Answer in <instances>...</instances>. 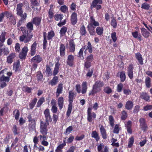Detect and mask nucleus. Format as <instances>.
<instances>
[{"mask_svg":"<svg viewBox=\"0 0 152 152\" xmlns=\"http://www.w3.org/2000/svg\"><path fill=\"white\" fill-rule=\"evenodd\" d=\"M127 117V114L125 110H123L121 113V119L123 120H125Z\"/></svg>","mask_w":152,"mask_h":152,"instance_id":"09e8293b","label":"nucleus"},{"mask_svg":"<svg viewBox=\"0 0 152 152\" xmlns=\"http://www.w3.org/2000/svg\"><path fill=\"white\" fill-rule=\"evenodd\" d=\"M74 94L72 91L69 92V104L68 105V110L66 112V115L67 117L70 116L72 108V103L73 102Z\"/></svg>","mask_w":152,"mask_h":152,"instance_id":"f257e3e1","label":"nucleus"},{"mask_svg":"<svg viewBox=\"0 0 152 152\" xmlns=\"http://www.w3.org/2000/svg\"><path fill=\"white\" fill-rule=\"evenodd\" d=\"M85 47V50H88V51L90 53H91L92 52V48L91 45V43L89 42H88V43L87 46L86 47L84 46Z\"/></svg>","mask_w":152,"mask_h":152,"instance_id":"37998d69","label":"nucleus"},{"mask_svg":"<svg viewBox=\"0 0 152 152\" xmlns=\"http://www.w3.org/2000/svg\"><path fill=\"white\" fill-rule=\"evenodd\" d=\"M65 47L63 44H61L60 48V55L61 56H64L65 54Z\"/></svg>","mask_w":152,"mask_h":152,"instance_id":"a878e982","label":"nucleus"},{"mask_svg":"<svg viewBox=\"0 0 152 152\" xmlns=\"http://www.w3.org/2000/svg\"><path fill=\"white\" fill-rule=\"evenodd\" d=\"M91 137L94 138L96 141L98 142L99 139V137L98 133L96 131H93L91 134Z\"/></svg>","mask_w":152,"mask_h":152,"instance_id":"c756f323","label":"nucleus"},{"mask_svg":"<svg viewBox=\"0 0 152 152\" xmlns=\"http://www.w3.org/2000/svg\"><path fill=\"white\" fill-rule=\"evenodd\" d=\"M67 28L66 27H63L62 28L60 31V34L61 36H64L66 33Z\"/></svg>","mask_w":152,"mask_h":152,"instance_id":"a19ab883","label":"nucleus"},{"mask_svg":"<svg viewBox=\"0 0 152 152\" xmlns=\"http://www.w3.org/2000/svg\"><path fill=\"white\" fill-rule=\"evenodd\" d=\"M42 60V58L39 55L34 57L31 60V62L39 63Z\"/></svg>","mask_w":152,"mask_h":152,"instance_id":"f3484780","label":"nucleus"},{"mask_svg":"<svg viewBox=\"0 0 152 152\" xmlns=\"http://www.w3.org/2000/svg\"><path fill=\"white\" fill-rule=\"evenodd\" d=\"M14 114L15 115V118L16 120H18L19 117L20 113L18 110H15L13 112Z\"/></svg>","mask_w":152,"mask_h":152,"instance_id":"5fc2aeb1","label":"nucleus"},{"mask_svg":"<svg viewBox=\"0 0 152 152\" xmlns=\"http://www.w3.org/2000/svg\"><path fill=\"white\" fill-rule=\"evenodd\" d=\"M85 47H83L81 48L79 52V57L81 59H84V57L83 56V52H85L86 51L85 50Z\"/></svg>","mask_w":152,"mask_h":152,"instance_id":"f704fd0d","label":"nucleus"},{"mask_svg":"<svg viewBox=\"0 0 152 152\" xmlns=\"http://www.w3.org/2000/svg\"><path fill=\"white\" fill-rule=\"evenodd\" d=\"M63 15H60L59 14H57L55 15V19L57 21L61 20L63 18Z\"/></svg>","mask_w":152,"mask_h":152,"instance_id":"8fccbe9b","label":"nucleus"},{"mask_svg":"<svg viewBox=\"0 0 152 152\" xmlns=\"http://www.w3.org/2000/svg\"><path fill=\"white\" fill-rule=\"evenodd\" d=\"M35 128V121H33L32 122H29V129L30 131L34 130Z\"/></svg>","mask_w":152,"mask_h":152,"instance_id":"72a5a7b5","label":"nucleus"},{"mask_svg":"<svg viewBox=\"0 0 152 152\" xmlns=\"http://www.w3.org/2000/svg\"><path fill=\"white\" fill-rule=\"evenodd\" d=\"M104 91L105 93L107 94H110L112 91L111 89L109 87H104Z\"/></svg>","mask_w":152,"mask_h":152,"instance_id":"4d7b16f0","label":"nucleus"},{"mask_svg":"<svg viewBox=\"0 0 152 152\" xmlns=\"http://www.w3.org/2000/svg\"><path fill=\"white\" fill-rule=\"evenodd\" d=\"M75 45L73 40H71L69 41V44L67 48L70 52L73 53L75 50Z\"/></svg>","mask_w":152,"mask_h":152,"instance_id":"1a4fd4ad","label":"nucleus"},{"mask_svg":"<svg viewBox=\"0 0 152 152\" xmlns=\"http://www.w3.org/2000/svg\"><path fill=\"white\" fill-rule=\"evenodd\" d=\"M37 80L41 81L43 77V76L42 73L40 72H38L37 75Z\"/></svg>","mask_w":152,"mask_h":152,"instance_id":"69168bd1","label":"nucleus"},{"mask_svg":"<svg viewBox=\"0 0 152 152\" xmlns=\"http://www.w3.org/2000/svg\"><path fill=\"white\" fill-rule=\"evenodd\" d=\"M150 7V6L148 4L146 3H144L142 5L141 8L143 9L148 10Z\"/></svg>","mask_w":152,"mask_h":152,"instance_id":"13d9d810","label":"nucleus"},{"mask_svg":"<svg viewBox=\"0 0 152 152\" xmlns=\"http://www.w3.org/2000/svg\"><path fill=\"white\" fill-rule=\"evenodd\" d=\"M55 36V33L53 31H51L48 33L47 39L48 40H50L52 39Z\"/></svg>","mask_w":152,"mask_h":152,"instance_id":"4c0bfd02","label":"nucleus"},{"mask_svg":"<svg viewBox=\"0 0 152 152\" xmlns=\"http://www.w3.org/2000/svg\"><path fill=\"white\" fill-rule=\"evenodd\" d=\"M10 77H6L4 76L3 72L2 71L0 72V83L2 82L5 83L9 81Z\"/></svg>","mask_w":152,"mask_h":152,"instance_id":"ddd939ff","label":"nucleus"},{"mask_svg":"<svg viewBox=\"0 0 152 152\" xmlns=\"http://www.w3.org/2000/svg\"><path fill=\"white\" fill-rule=\"evenodd\" d=\"M58 104L59 109L61 110L64 106V98L63 97H60L58 99Z\"/></svg>","mask_w":152,"mask_h":152,"instance_id":"412c9836","label":"nucleus"},{"mask_svg":"<svg viewBox=\"0 0 152 152\" xmlns=\"http://www.w3.org/2000/svg\"><path fill=\"white\" fill-rule=\"evenodd\" d=\"M31 4L35 6H39V3L37 0H31Z\"/></svg>","mask_w":152,"mask_h":152,"instance_id":"0e129e2a","label":"nucleus"},{"mask_svg":"<svg viewBox=\"0 0 152 152\" xmlns=\"http://www.w3.org/2000/svg\"><path fill=\"white\" fill-rule=\"evenodd\" d=\"M48 122H44L41 121L40 124V132L42 135H46L47 134V126L48 125Z\"/></svg>","mask_w":152,"mask_h":152,"instance_id":"20e7f679","label":"nucleus"},{"mask_svg":"<svg viewBox=\"0 0 152 152\" xmlns=\"http://www.w3.org/2000/svg\"><path fill=\"white\" fill-rule=\"evenodd\" d=\"M41 18L39 17H36L33 19L32 22L36 26H39L40 23Z\"/></svg>","mask_w":152,"mask_h":152,"instance_id":"2f4dec72","label":"nucleus"},{"mask_svg":"<svg viewBox=\"0 0 152 152\" xmlns=\"http://www.w3.org/2000/svg\"><path fill=\"white\" fill-rule=\"evenodd\" d=\"M37 101V99L36 98L33 99L31 102L29 104V106L30 109H32L34 107Z\"/></svg>","mask_w":152,"mask_h":152,"instance_id":"79ce46f5","label":"nucleus"},{"mask_svg":"<svg viewBox=\"0 0 152 152\" xmlns=\"http://www.w3.org/2000/svg\"><path fill=\"white\" fill-rule=\"evenodd\" d=\"M124 93L126 95H128L130 94L131 91L130 89L128 88H124L123 89Z\"/></svg>","mask_w":152,"mask_h":152,"instance_id":"e2e57ef3","label":"nucleus"},{"mask_svg":"<svg viewBox=\"0 0 152 152\" xmlns=\"http://www.w3.org/2000/svg\"><path fill=\"white\" fill-rule=\"evenodd\" d=\"M135 57L139 63L141 65L143 64V61L142 55L140 53H137L136 54Z\"/></svg>","mask_w":152,"mask_h":152,"instance_id":"bb28decb","label":"nucleus"},{"mask_svg":"<svg viewBox=\"0 0 152 152\" xmlns=\"http://www.w3.org/2000/svg\"><path fill=\"white\" fill-rule=\"evenodd\" d=\"M111 23V25L113 26L114 28H116L117 26V23L116 20L114 18H112Z\"/></svg>","mask_w":152,"mask_h":152,"instance_id":"de8ad7c7","label":"nucleus"},{"mask_svg":"<svg viewBox=\"0 0 152 152\" xmlns=\"http://www.w3.org/2000/svg\"><path fill=\"white\" fill-rule=\"evenodd\" d=\"M100 130L101 133L102 137L104 139H105L107 138V134L106 133V131L102 126H101L100 128Z\"/></svg>","mask_w":152,"mask_h":152,"instance_id":"cd10ccee","label":"nucleus"},{"mask_svg":"<svg viewBox=\"0 0 152 152\" xmlns=\"http://www.w3.org/2000/svg\"><path fill=\"white\" fill-rule=\"evenodd\" d=\"M80 33L83 35H84L86 34V28L84 26H82L80 28Z\"/></svg>","mask_w":152,"mask_h":152,"instance_id":"680f3d73","label":"nucleus"},{"mask_svg":"<svg viewBox=\"0 0 152 152\" xmlns=\"http://www.w3.org/2000/svg\"><path fill=\"white\" fill-rule=\"evenodd\" d=\"M129 141L128 142V146L129 148H131L132 145L134 142V138L133 137H132L129 138Z\"/></svg>","mask_w":152,"mask_h":152,"instance_id":"864d4df0","label":"nucleus"},{"mask_svg":"<svg viewBox=\"0 0 152 152\" xmlns=\"http://www.w3.org/2000/svg\"><path fill=\"white\" fill-rule=\"evenodd\" d=\"M99 25V23L98 22L96 21L94 18L93 16L90 17V23L88 26L90 27H96L98 26Z\"/></svg>","mask_w":152,"mask_h":152,"instance_id":"9b49d317","label":"nucleus"},{"mask_svg":"<svg viewBox=\"0 0 152 152\" xmlns=\"http://www.w3.org/2000/svg\"><path fill=\"white\" fill-rule=\"evenodd\" d=\"M109 120L110 125L113 127L114 125V119L113 117L110 115L109 116Z\"/></svg>","mask_w":152,"mask_h":152,"instance_id":"603ef678","label":"nucleus"},{"mask_svg":"<svg viewBox=\"0 0 152 152\" xmlns=\"http://www.w3.org/2000/svg\"><path fill=\"white\" fill-rule=\"evenodd\" d=\"M120 78L121 81L123 82L126 79L125 73L124 72H122L120 74Z\"/></svg>","mask_w":152,"mask_h":152,"instance_id":"3c124183","label":"nucleus"},{"mask_svg":"<svg viewBox=\"0 0 152 152\" xmlns=\"http://www.w3.org/2000/svg\"><path fill=\"white\" fill-rule=\"evenodd\" d=\"M74 59V57L72 55H69L68 56L66 63L67 65L71 66L73 65V63Z\"/></svg>","mask_w":152,"mask_h":152,"instance_id":"dca6fc26","label":"nucleus"},{"mask_svg":"<svg viewBox=\"0 0 152 152\" xmlns=\"http://www.w3.org/2000/svg\"><path fill=\"white\" fill-rule=\"evenodd\" d=\"M140 97L146 101H150V96L145 92H142L141 93Z\"/></svg>","mask_w":152,"mask_h":152,"instance_id":"a211bd4d","label":"nucleus"},{"mask_svg":"<svg viewBox=\"0 0 152 152\" xmlns=\"http://www.w3.org/2000/svg\"><path fill=\"white\" fill-rule=\"evenodd\" d=\"M133 68L132 64H130L128 68V75L130 79H132L133 77Z\"/></svg>","mask_w":152,"mask_h":152,"instance_id":"2eb2a0df","label":"nucleus"},{"mask_svg":"<svg viewBox=\"0 0 152 152\" xmlns=\"http://www.w3.org/2000/svg\"><path fill=\"white\" fill-rule=\"evenodd\" d=\"M97 149L99 152H107L108 151L107 146H104L103 143H101L98 146Z\"/></svg>","mask_w":152,"mask_h":152,"instance_id":"f8f14e48","label":"nucleus"},{"mask_svg":"<svg viewBox=\"0 0 152 152\" xmlns=\"http://www.w3.org/2000/svg\"><path fill=\"white\" fill-rule=\"evenodd\" d=\"M91 109L88 108L87 111V120L90 122H91L96 117V115L94 112L91 113Z\"/></svg>","mask_w":152,"mask_h":152,"instance_id":"423d86ee","label":"nucleus"},{"mask_svg":"<svg viewBox=\"0 0 152 152\" xmlns=\"http://www.w3.org/2000/svg\"><path fill=\"white\" fill-rule=\"evenodd\" d=\"M132 35L134 38L137 39L140 41H141L142 40V36L140 34H138L137 31H135L132 32Z\"/></svg>","mask_w":152,"mask_h":152,"instance_id":"b1692460","label":"nucleus"},{"mask_svg":"<svg viewBox=\"0 0 152 152\" xmlns=\"http://www.w3.org/2000/svg\"><path fill=\"white\" fill-rule=\"evenodd\" d=\"M151 79L149 77H147L145 79V84L147 87L149 88L151 86Z\"/></svg>","mask_w":152,"mask_h":152,"instance_id":"ea45409f","label":"nucleus"},{"mask_svg":"<svg viewBox=\"0 0 152 152\" xmlns=\"http://www.w3.org/2000/svg\"><path fill=\"white\" fill-rule=\"evenodd\" d=\"M20 62L18 60L16 62H15L13 64V70L16 72L18 71L20 69Z\"/></svg>","mask_w":152,"mask_h":152,"instance_id":"5701e85b","label":"nucleus"},{"mask_svg":"<svg viewBox=\"0 0 152 152\" xmlns=\"http://www.w3.org/2000/svg\"><path fill=\"white\" fill-rule=\"evenodd\" d=\"M33 36L32 34H29L27 36H21L20 37L19 40L21 42H23L25 43H27L31 40Z\"/></svg>","mask_w":152,"mask_h":152,"instance_id":"39448f33","label":"nucleus"},{"mask_svg":"<svg viewBox=\"0 0 152 152\" xmlns=\"http://www.w3.org/2000/svg\"><path fill=\"white\" fill-rule=\"evenodd\" d=\"M63 85L61 83L59 84L57 87V92L59 93H62L63 91Z\"/></svg>","mask_w":152,"mask_h":152,"instance_id":"49530a36","label":"nucleus"},{"mask_svg":"<svg viewBox=\"0 0 152 152\" xmlns=\"http://www.w3.org/2000/svg\"><path fill=\"white\" fill-rule=\"evenodd\" d=\"M133 106V103L132 101L129 100L126 102L125 104V107L127 110H131Z\"/></svg>","mask_w":152,"mask_h":152,"instance_id":"393cba45","label":"nucleus"},{"mask_svg":"<svg viewBox=\"0 0 152 152\" xmlns=\"http://www.w3.org/2000/svg\"><path fill=\"white\" fill-rule=\"evenodd\" d=\"M21 30L22 31L23 35L22 36H27L28 35V30L25 27H21L20 28Z\"/></svg>","mask_w":152,"mask_h":152,"instance_id":"c03bdc74","label":"nucleus"},{"mask_svg":"<svg viewBox=\"0 0 152 152\" xmlns=\"http://www.w3.org/2000/svg\"><path fill=\"white\" fill-rule=\"evenodd\" d=\"M15 54L12 53L10 54L7 58V62L9 63H11L13 61V60L15 57Z\"/></svg>","mask_w":152,"mask_h":152,"instance_id":"c85d7f7f","label":"nucleus"},{"mask_svg":"<svg viewBox=\"0 0 152 152\" xmlns=\"http://www.w3.org/2000/svg\"><path fill=\"white\" fill-rule=\"evenodd\" d=\"M28 50V49L27 47H24L22 49V52L19 54V58L20 59L24 58L27 55Z\"/></svg>","mask_w":152,"mask_h":152,"instance_id":"4468645a","label":"nucleus"},{"mask_svg":"<svg viewBox=\"0 0 152 152\" xmlns=\"http://www.w3.org/2000/svg\"><path fill=\"white\" fill-rule=\"evenodd\" d=\"M104 83L102 81H96L94 85L93 86V89L89 95H94V94L99 92L101 90V88L103 86Z\"/></svg>","mask_w":152,"mask_h":152,"instance_id":"f03ea898","label":"nucleus"},{"mask_svg":"<svg viewBox=\"0 0 152 152\" xmlns=\"http://www.w3.org/2000/svg\"><path fill=\"white\" fill-rule=\"evenodd\" d=\"M102 2V0H94L91 4V7L93 8L96 7V9H99L101 8V6L98 4H101Z\"/></svg>","mask_w":152,"mask_h":152,"instance_id":"6e6552de","label":"nucleus"},{"mask_svg":"<svg viewBox=\"0 0 152 152\" xmlns=\"http://www.w3.org/2000/svg\"><path fill=\"white\" fill-rule=\"evenodd\" d=\"M45 100L44 98H40L38 101L37 106V107H40L41 105L44 102Z\"/></svg>","mask_w":152,"mask_h":152,"instance_id":"bf43d9fd","label":"nucleus"},{"mask_svg":"<svg viewBox=\"0 0 152 152\" xmlns=\"http://www.w3.org/2000/svg\"><path fill=\"white\" fill-rule=\"evenodd\" d=\"M58 81V78L57 76L54 77L51 80L50 84L52 86L56 85Z\"/></svg>","mask_w":152,"mask_h":152,"instance_id":"e433bc0d","label":"nucleus"},{"mask_svg":"<svg viewBox=\"0 0 152 152\" xmlns=\"http://www.w3.org/2000/svg\"><path fill=\"white\" fill-rule=\"evenodd\" d=\"M37 43L36 42H34L31 45V55L33 56L35 54L36 52V48Z\"/></svg>","mask_w":152,"mask_h":152,"instance_id":"4be33fe9","label":"nucleus"},{"mask_svg":"<svg viewBox=\"0 0 152 152\" xmlns=\"http://www.w3.org/2000/svg\"><path fill=\"white\" fill-rule=\"evenodd\" d=\"M119 130L120 127L119 125L118 124H116L114 129L113 132L114 133L118 134L119 133Z\"/></svg>","mask_w":152,"mask_h":152,"instance_id":"052dcab7","label":"nucleus"},{"mask_svg":"<svg viewBox=\"0 0 152 152\" xmlns=\"http://www.w3.org/2000/svg\"><path fill=\"white\" fill-rule=\"evenodd\" d=\"M123 87V85L122 83L118 84L117 86V90L118 92H121Z\"/></svg>","mask_w":152,"mask_h":152,"instance_id":"774afa93","label":"nucleus"},{"mask_svg":"<svg viewBox=\"0 0 152 152\" xmlns=\"http://www.w3.org/2000/svg\"><path fill=\"white\" fill-rule=\"evenodd\" d=\"M71 22L72 24H76L77 21V14L75 12H73L71 16Z\"/></svg>","mask_w":152,"mask_h":152,"instance_id":"6ab92c4d","label":"nucleus"},{"mask_svg":"<svg viewBox=\"0 0 152 152\" xmlns=\"http://www.w3.org/2000/svg\"><path fill=\"white\" fill-rule=\"evenodd\" d=\"M103 28L102 27H98L96 29V32L97 34L101 35L103 34Z\"/></svg>","mask_w":152,"mask_h":152,"instance_id":"c9c22d12","label":"nucleus"},{"mask_svg":"<svg viewBox=\"0 0 152 152\" xmlns=\"http://www.w3.org/2000/svg\"><path fill=\"white\" fill-rule=\"evenodd\" d=\"M111 37L113 41L114 42H115L117 40L116 33L115 32L112 33L111 34Z\"/></svg>","mask_w":152,"mask_h":152,"instance_id":"6e6d98bb","label":"nucleus"},{"mask_svg":"<svg viewBox=\"0 0 152 152\" xmlns=\"http://www.w3.org/2000/svg\"><path fill=\"white\" fill-rule=\"evenodd\" d=\"M4 13V15H5L7 18H9L10 21L12 24L15 25L16 24V22L15 19L11 13L6 11Z\"/></svg>","mask_w":152,"mask_h":152,"instance_id":"0eeeda50","label":"nucleus"},{"mask_svg":"<svg viewBox=\"0 0 152 152\" xmlns=\"http://www.w3.org/2000/svg\"><path fill=\"white\" fill-rule=\"evenodd\" d=\"M142 35L145 38H147L150 35V32L144 28L140 29Z\"/></svg>","mask_w":152,"mask_h":152,"instance_id":"aec40b11","label":"nucleus"},{"mask_svg":"<svg viewBox=\"0 0 152 152\" xmlns=\"http://www.w3.org/2000/svg\"><path fill=\"white\" fill-rule=\"evenodd\" d=\"M88 28L90 35H94L95 33L94 30L95 27H90L88 26Z\"/></svg>","mask_w":152,"mask_h":152,"instance_id":"a18cd8bd","label":"nucleus"},{"mask_svg":"<svg viewBox=\"0 0 152 152\" xmlns=\"http://www.w3.org/2000/svg\"><path fill=\"white\" fill-rule=\"evenodd\" d=\"M44 113L46 121V122L51 121L52 118L50 115L49 110L48 109H45L44 111Z\"/></svg>","mask_w":152,"mask_h":152,"instance_id":"9d476101","label":"nucleus"},{"mask_svg":"<svg viewBox=\"0 0 152 152\" xmlns=\"http://www.w3.org/2000/svg\"><path fill=\"white\" fill-rule=\"evenodd\" d=\"M87 89V83L86 82H83L82 84V93L83 94L86 93Z\"/></svg>","mask_w":152,"mask_h":152,"instance_id":"7c9ffc66","label":"nucleus"},{"mask_svg":"<svg viewBox=\"0 0 152 152\" xmlns=\"http://www.w3.org/2000/svg\"><path fill=\"white\" fill-rule=\"evenodd\" d=\"M6 33L3 31L2 32L1 35H0V41L2 42H4L5 41V35Z\"/></svg>","mask_w":152,"mask_h":152,"instance_id":"58836bf2","label":"nucleus"},{"mask_svg":"<svg viewBox=\"0 0 152 152\" xmlns=\"http://www.w3.org/2000/svg\"><path fill=\"white\" fill-rule=\"evenodd\" d=\"M44 40L43 41V48L45 49L46 48L47 44V34L46 32H44L43 33Z\"/></svg>","mask_w":152,"mask_h":152,"instance_id":"473e14b6","label":"nucleus"},{"mask_svg":"<svg viewBox=\"0 0 152 152\" xmlns=\"http://www.w3.org/2000/svg\"><path fill=\"white\" fill-rule=\"evenodd\" d=\"M143 110L145 111H147L149 110H152V105H147L144 107Z\"/></svg>","mask_w":152,"mask_h":152,"instance_id":"338daca9","label":"nucleus"},{"mask_svg":"<svg viewBox=\"0 0 152 152\" xmlns=\"http://www.w3.org/2000/svg\"><path fill=\"white\" fill-rule=\"evenodd\" d=\"M23 6V4L22 3H19L17 5L16 10L17 14L18 15H20L22 18V20H24L26 17V13H25L23 15V11L22 10V7Z\"/></svg>","mask_w":152,"mask_h":152,"instance_id":"7ed1b4c3","label":"nucleus"}]
</instances>
